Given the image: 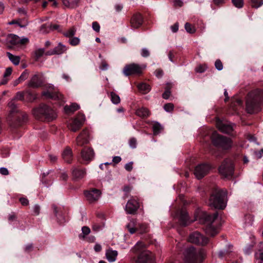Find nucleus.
<instances>
[{"mask_svg":"<svg viewBox=\"0 0 263 263\" xmlns=\"http://www.w3.org/2000/svg\"><path fill=\"white\" fill-rule=\"evenodd\" d=\"M25 92L22 91L17 92L15 96L11 100H14L16 102L17 100L23 101L24 99Z\"/></svg>","mask_w":263,"mask_h":263,"instance_id":"ea45409f","label":"nucleus"},{"mask_svg":"<svg viewBox=\"0 0 263 263\" xmlns=\"http://www.w3.org/2000/svg\"><path fill=\"white\" fill-rule=\"evenodd\" d=\"M0 173L3 175H8L9 174V171L7 168L2 167L0 168Z\"/></svg>","mask_w":263,"mask_h":263,"instance_id":"774afa93","label":"nucleus"},{"mask_svg":"<svg viewBox=\"0 0 263 263\" xmlns=\"http://www.w3.org/2000/svg\"><path fill=\"white\" fill-rule=\"evenodd\" d=\"M19 200L23 205H27L29 204V201L26 198H20Z\"/></svg>","mask_w":263,"mask_h":263,"instance_id":"338daca9","label":"nucleus"},{"mask_svg":"<svg viewBox=\"0 0 263 263\" xmlns=\"http://www.w3.org/2000/svg\"><path fill=\"white\" fill-rule=\"evenodd\" d=\"M85 195L89 202H93L97 201L100 197L101 192L99 190L93 189L85 191Z\"/></svg>","mask_w":263,"mask_h":263,"instance_id":"2eb2a0df","label":"nucleus"},{"mask_svg":"<svg viewBox=\"0 0 263 263\" xmlns=\"http://www.w3.org/2000/svg\"><path fill=\"white\" fill-rule=\"evenodd\" d=\"M78 145L82 146L89 142V132L87 129H84L76 139Z\"/></svg>","mask_w":263,"mask_h":263,"instance_id":"a211bd4d","label":"nucleus"},{"mask_svg":"<svg viewBox=\"0 0 263 263\" xmlns=\"http://www.w3.org/2000/svg\"><path fill=\"white\" fill-rule=\"evenodd\" d=\"M211 138L213 144L216 146L224 149H229L232 146V143L230 138L220 135L216 132L213 133Z\"/></svg>","mask_w":263,"mask_h":263,"instance_id":"39448f33","label":"nucleus"},{"mask_svg":"<svg viewBox=\"0 0 263 263\" xmlns=\"http://www.w3.org/2000/svg\"><path fill=\"white\" fill-rule=\"evenodd\" d=\"M80 108V106L75 103H72L70 105H66L64 107V110L66 113H72Z\"/></svg>","mask_w":263,"mask_h":263,"instance_id":"c756f323","label":"nucleus"},{"mask_svg":"<svg viewBox=\"0 0 263 263\" xmlns=\"http://www.w3.org/2000/svg\"><path fill=\"white\" fill-rule=\"evenodd\" d=\"M108 65L106 62L103 61L101 62V65L100 66V69L102 70H106L108 69Z\"/></svg>","mask_w":263,"mask_h":263,"instance_id":"e2e57ef3","label":"nucleus"},{"mask_svg":"<svg viewBox=\"0 0 263 263\" xmlns=\"http://www.w3.org/2000/svg\"><path fill=\"white\" fill-rule=\"evenodd\" d=\"M174 106L173 104L169 103L164 105V109L167 112H170L173 110Z\"/></svg>","mask_w":263,"mask_h":263,"instance_id":"3c124183","label":"nucleus"},{"mask_svg":"<svg viewBox=\"0 0 263 263\" xmlns=\"http://www.w3.org/2000/svg\"><path fill=\"white\" fill-rule=\"evenodd\" d=\"M155 76L158 78H161L163 75V71L161 69H157L155 72Z\"/></svg>","mask_w":263,"mask_h":263,"instance_id":"680f3d73","label":"nucleus"},{"mask_svg":"<svg viewBox=\"0 0 263 263\" xmlns=\"http://www.w3.org/2000/svg\"><path fill=\"white\" fill-rule=\"evenodd\" d=\"M171 95V91L169 89H166L162 94V97L164 99H168Z\"/></svg>","mask_w":263,"mask_h":263,"instance_id":"69168bd1","label":"nucleus"},{"mask_svg":"<svg viewBox=\"0 0 263 263\" xmlns=\"http://www.w3.org/2000/svg\"><path fill=\"white\" fill-rule=\"evenodd\" d=\"M92 28L94 31L99 32L100 30V26L97 22H93L92 23Z\"/></svg>","mask_w":263,"mask_h":263,"instance_id":"5fc2aeb1","label":"nucleus"},{"mask_svg":"<svg viewBox=\"0 0 263 263\" xmlns=\"http://www.w3.org/2000/svg\"><path fill=\"white\" fill-rule=\"evenodd\" d=\"M211 167L208 164H201L197 165L194 170V174L198 179H201L208 174Z\"/></svg>","mask_w":263,"mask_h":263,"instance_id":"ddd939ff","label":"nucleus"},{"mask_svg":"<svg viewBox=\"0 0 263 263\" xmlns=\"http://www.w3.org/2000/svg\"><path fill=\"white\" fill-rule=\"evenodd\" d=\"M184 256L186 263H198L201 257V252L191 246L185 250Z\"/></svg>","mask_w":263,"mask_h":263,"instance_id":"423d86ee","label":"nucleus"},{"mask_svg":"<svg viewBox=\"0 0 263 263\" xmlns=\"http://www.w3.org/2000/svg\"><path fill=\"white\" fill-rule=\"evenodd\" d=\"M104 224L103 223H94L92 224V229L95 232H98L102 229V228L104 227Z\"/></svg>","mask_w":263,"mask_h":263,"instance_id":"37998d69","label":"nucleus"},{"mask_svg":"<svg viewBox=\"0 0 263 263\" xmlns=\"http://www.w3.org/2000/svg\"><path fill=\"white\" fill-rule=\"evenodd\" d=\"M43 84V80L41 76L39 74L33 75L28 82L27 86L29 87L36 88L41 87Z\"/></svg>","mask_w":263,"mask_h":263,"instance_id":"f3484780","label":"nucleus"},{"mask_svg":"<svg viewBox=\"0 0 263 263\" xmlns=\"http://www.w3.org/2000/svg\"><path fill=\"white\" fill-rule=\"evenodd\" d=\"M217 212H215L213 215L203 212L201 216V218L203 220L204 223L206 225L205 229V233L212 237H214L218 233L217 229L213 226V223L217 219Z\"/></svg>","mask_w":263,"mask_h":263,"instance_id":"20e7f679","label":"nucleus"},{"mask_svg":"<svg viewBox=\"0 0 263 263\" xmlns=\"http://www.w3.org/2000/svg\"><path fill=\"white\" fill-rule=\"evenodd\" d=\"M85 117L83 114H78L77 117L69 125V129L73 132L78 130L83 124Z\"/></svg>","mask_w":263,"mask_h":263,"instance_id":"f8f14e48","label":"nucleus"},{"mask_svg":"<svg viewBox=\"0 0 263 263\" xmlns=\"http://www.w3.org/2000/svg\"><path fill=\"white\" fill-rule=\"evenodd\" d=\"M234 166L230 159L224 160L219 167L220 174L224 178H231L234 173Z\"/></svg>","mask_w":263,"mask_h":263,"instance_id":"0eeeda50","label":"nucleus"},{"mask_svg":"<svg viewBox=\"0 0 263 263\" xmlns=\"http://www.w3.org/2000/svg\"><path fill=\"white\" fill-rule=\"evenodd\" d=\"M126 228L131 234H134L137 230L136 219H131L129 222L126 225Z\"/></svg>","mask_w":263,"mask_h":263,"instance_id":"bb28decb","label":"nucleus"},{"mask_svg":"<svg viewBox=\"0 0 263 263\" xmlns=\"http://www.w3.org/2000/svg\"><path fill=\"white\" fill-rule=\"evenodd\" d=\"M140 207L139 202L136 197H132L125 206V210L127 214L134 215Z\"/></svg>","mask_w":263,"mask_h":263,"instance_id":"9d476101","label":"nucleus"},{"mask_svg":"<svg viewBox=\"0 0 263 263\" xmlns=\"http://www.w3.org/2000/svg\"><path fill=\"white\" fill-rule=\"evenodd\" d=\"M130 23L132 28L135 29L138 28L142 24V16L140 13L134 14L130 20Z\"/></svg>","mask_w":263,"mask_h":263,"instance_id":"6ab92c4d","label":"nucleus"},{"mask_svg":"<svg viewBox=\"0 0 263 263\" xmlns=\"http://www.w3.org/2000/svg\"><path fill=\"white\" fill-rule=\"evenodd\" d=\"M25 93L30 102L34 101L36 98L35 95L33 94L30 90H26Z\"/></svg>","mask_w":263,"mask_h":263,"instance_id":"c03bdc74","label":"nucleus"},{"mask_svg":"<svg viewBox=\"0 0 263 263\" xmlns=\"http://www.w3.org/2000/svg\"><path fill=\"white\" fill-rule=\"evenodd\" d=\"M8 106L9 109V118L12 120L14 115L18 114L20 112L18 109V104L14 101V100H11L8 104Z\"/></svg>","mask_w":263,"mask_h":263,"instance_id":"aec40b11","label":"nucleus"},{"mask_svg":"<svg viewBox=\"0 0 263 263\" xmlns=\"http://www.w3.org/2000/svg\"><path fill=\"white\" fill-rule=\"evenodd\" d=\"M137 231H139L141 234L147 233L148 231V226L145 223H139Z\"/></svg>","mask_w":263,"mask_h":263,"instance_id":"f704fd0d","label":"nucleus"},{"mask_svg":"<svg viewBox=\"0 0 263 263\" xmlns=\"http://www.w3.org/2000/svg\"><path fill=\"white\" fill-rule=\"evenodd\" d=\"M233 5L238 8H241L243 6V0H232Z\"/></svg>","mask_w":263,"mask_h":263,"instance_id":"8fccbe9b","label":"nucleus"},{"mask_svg":"<svg viewBox=\"0 0 263 263\" xmlns=\"http://www.w3.org/2000/svg\"><path fill=\"white\" fill-rule=\"evenodd\" d=\"M80 39L77 37H72L69 39V43L72 46H77L80 43Z\"/></svg>","mask_w":263,"mask_h":263,"instance_id":"49530a36","label":"nucleus"},{"mask_svg":"<svg viewBox=\"0 0 263 263\" xmlns=\"http://www.w3.org/2000/svg\"><path fill=\"white\" fill-rule=\"evenodd\" d=\"M142 72V67L139 65L135 63L126 65L123 70V73L126 76L140 74Z\"/></svg>","mask_w":263,"mask_h":263,"instance_id":"9b49d317","label":"nucleus"},{"mask_svg":"<svg viewBox=\"0 0 263 263\" xmlns=\"http://www.w3.org/2000/svg\"><path fill=\"white\" fill-rule=\"evenodd\" d=\"M188 241L191 243L200 246H205L209 242V239L198 232L191 234Z\"/></svg>","mask_w":263,"mask_h":263,"instance_id":"6e6552de","label":"nucleus"},{"mask_svg":"<svg viewBox=\"0 0 263 263\" xmlns=\"http://www.w3.org/2000/svg\"><path fill=\"white\" fill-rule=\"evenodd\" d=\"M33 114L39 120H46L48 121L53 120L57 117L55 111L48 106L43 104L37 108L34 109Z\"/></svg>","mask_w":263,"mask_h":263,"instance_id":"7ed1b4c3","label":"nucleus"},{"mask_svg":"<svg viewBox=\"0 0 263 263\" xmlns=\"http://www.w3.org/2000/svg\"><path fill=\"white\" fill-rule=\"evenodd\" d=\"M136 114L140 117L146 118L149 116V111L146 108L141 107L137 109Z\"/></svg>","mask_w":263,"mask_h":263,"instance_id":"2f4dec72","label":"nucleus"},{"mask_svg":"<svg viewBox=\"0 0 263 263\" xmlns=\"http://www.w3.org/2000/svg\"><path fill=\"white\" fill-rule=\"evenodd\" d=\"M163 129L162 126L158 122L155 123L153 125V129L154 135H158Z\"/></svg>","mask_w":263,"mask_h":263,"instance_id":"4c0bfd02","label":"nucleus"},{"mask_svg":"<svg viewBox=\"0 0 263 263\" xmlns=\"http://www.w3.org/2000/svg\"><path fill=\"white\" fill-rule=\"evenodd\" d=\"M217 128L222 133L230 134L233 130L232 125L227 122L217 119L216 122Z\"/></svg>","mask_w":263,"mask_h":263,"instance_id":"dca6fc26","label":"nucleus"},{"mask_svg":"<svg viewBox=\"0 0 263 263\" xmlns=\"http://www.w3.org/2000/svg\"><path fill=\"white\" fill-rule=\"evenodd\" d=\"M145 246L144 243L142 242L139 241L138 242L134 247L132 249V251L136 254H140L141 252H142L144 251H148L145 249Z\"/></svg>","mask_w":263,"mask_h":263,"instance_id":"cd10ccee","label":"nucleus"},{"mask_svg":"<svg viewBox=\"0 0 263 263\" xmlns=\"http://www.w3.org/2000/svg\"><path fill=\"white\" fill-rule=\"evenodd\" d=\"M110 99L112 103L114 104H118L120 102V97L114 92H110Z\"/></svg>","mask_w":263,"mask_h":263,"instance_id":"c9c22d12","label":"nucleus"},{"mask_svg":"<svg viewBox=\"0 0 263 263\" xmlns=\"http://www.w3.org/2000/svg\"><path fill=\"white\" fill-rule=\"evenodd\" d=\"M263 4V0H251V5L253 8H258Z\"/></svg>","mask_w":263,"mask_h":263,"instance_id":"a19ab883","label":"nucleus"},{"mask_svg":"<svg viewBox=\"0 0 263 263\" xmlns=\"http://www.w3.org/2000/svg\"><path fill=\"white\" fill-rule=\"evenodd\" d=\"M137 87L139 91L144 94L147 93L150 91L151 89L150 85L145 83H141L137 85Z\"/></svg>","mask_w":263,"mask_h":263,"instance_id":"7c9ffc66","label":"nucleus"},{"mask_svg":"<svg viewBox=\"0 0 263 263\" xmlns=\"http://www.w3.org/2000/svg\"><path fill=\"white\" fill-rule=\"evenodd\" d=\"M136 263H155V257L149 251L141 252L135 259Z\"/></svg>","mask_w":263,"mask_h":263,"instance_id":"1a4fd4ad","label":"nucleus"},{"mask_svg":"<svg viewBox=\"0 0 263 263\" xmlns=\"http://www.w3.org/2000/svg\"><path fill=\"white\" fill-rule=\"evenodd\" d=\"M179 220L180 224L183 226H186L189 222V217L185 210L181 209L179 212Z\"/></svg>","mask_w":263,"mask_h":263,"instance_id":"393cba45","label":"nucleus"},{"mask_svg":"<svg viewBox=\"0 0 263 263\" xmlns=\"http://www.w3.org/2000/svg\"><path fill=\"white\" fill-rule=\"evenodd\" d=\"M67 50V47L59 43L58 45L55 47L52 50L48 51L45 53L47 55H51L53 54H61Z\"/></svg>","mask_w":263,"mask_h":263,"instance_id":"4be33fe9","label":"nucleus"},{"mask_svg":"<svg viewBox=\"0 0 263 263\" xmlns=\"http://www.w3.org/2000/svg\"><path fill=\"white\" fill-rule=\"evenodd\" d=\"M7 55L14 65H17L19 64L21 60L19 56L14 55L9 52H7Z\"/></svg>","mask_w":263,"mask_h":263,"instance_id":"72a5a7b5","label":"nucleus"},{"mask_svg":"<svg viewBox=\"0 0 263 263\" xmlns=\"http://www.w3.org/2000/svg\"><path fill=\"white\" fill-rule=\"evenodd\" d=\"M149 51L147 48H144L142 49L141 52V55H142V57L144 58H146L148 57L149 55Z\"/></svg>","mask_w":263,"mask_h":263,"instance_id":"4d7b16f0","label":"nucleus"},{"mask_svg":"<svg viewBox=\"0 0 263 263\" xmlns=\"http://www.w3.org/2000/svg\"><path fill=\"white\" fill-rule=\"evenodd\" d=\"M129 145L132 148H135L137 147V139L132 137L129 139L128 141Z\"/></svg>","mask_w":263,"mask_h":263,"instance_id":"de8ad7c7","label":"nucleus"},{"mask_svg":"<svg viewBox=\"0 0 263 263\" xmlns=\"http://www.w3.org/2000/svg\"><path fill=\"white\" fill-rule=\"evenodd\" d=\"M206 67L205 66L199 65L196 68V71L199 73L203 72L206 70Z\"/></svg>","mask_w":263,"mask_h":263,"instance_id":"bf43d9fd","label":"nucleus"},{"mask_svg":"<svg viewBox=\"0 0 263 263\" xmlns=\"http://www.w3.org/2000/svg\"><path fill=\"white\" fill-rule=\"evenodd\" d=\"M72 151L71 149L67 147L65 149L62 153V157L64 160L67 163H70L72 160Z\"/></svg>","mask_w":263,"mask_h":263,"instance_id":"c85d7f7f","label":"nucleus"},{"mask_svg":"<svg viewBox=\"0 0 263 263\" xmlns=\"http://www.w3.org/2000/svg\"><path fill=\"white\" fill-rule=\"evenodd\" d=\"M29 75V72L27 70H25L18 78L22 82L27 79Z\"/></svg>","mask_w":263,"mask_h":263,"instance_id":"864d4df0","label":"nucleus"},{"mask_svg":"<svg viewBox=\"0 0 263 263\" xmlns=\"http://www.w3.org/2000/svg\"><path fill=\"white\" fill-rule=\"evenodd\" d=\"M118 252L116 250H113L112 249H108L106 251L105 256L107 260L110 262H114L116 260Z\"/></svg>","mask_w":263,"mask_h":263,"instance_id":"b1692460","label":"nucleus"},{"mask_svg":"<svg viewBox=\"0 0 263 263\" xmlns=\"http://www.w3.org/2000/svg\"><path fill=\"white\" fill-rule=\"evenodd\" d=\"M254 221V216L250 214L245 216V223L246 226H252Z\"/></svg>","mask_w":263,"mask_h":263,"instance_id":"e433bc0d","label":"nucleus"},{"mask_svg":"<svg viewBox=\"0 0 263 263\" xmlns=\"http://www.w3.org/2000/svg\"><path fill=\"white\" fill-rule=\"evenodd\" d=\"M32 211L34 215H38L40 214V206L37 204H35L33 207Z\"/></svg>","mask_w":263,"mask_h":263,"instance_id":"13d9d810","label":"nucleus"},{"mask_svg":"<svg viewBox=\"0 0 263 263\" xmlns=\"http://www.w3.org/2000/svg\"><path fill=\"white\" fill-rule=\"evenodd\" d=\"M215 66L218 70H221L223 69V65L221 61L218 59L215 62Z\"/></svg>","mask_w":263,"mask_h":263,"instance_id":"603ef678","label":"nucleus"},{"mask_svg":"<svg viewBox=\"0 0 263 263\" xmlns=\"http://www.w3.org/2000/svg\"><path fill=\"white\" fill-rule=\"evenodd\" d=\"M82 231L83 234V237L84 238L86 235H87L90 233V230L88 227L84 226L82 228Z\"/></svg>","mask_w":263,"mask_h":263,"instance_id":"6e6d98bb","label":"nucleus"},{"mask_svg":"<svg viewBox=\"0 0 263 263\" xmlns=\"http://www.w3.org/2000/svg\"><path fill=\"white\" fill-rule=\"evenodd\" d=\"M54 89V87L52 85H49L48 86V89L46 91H44L42 95L43 97H45L46 99H58L60 100L62 98V96L59 92H57L55 91H53V90Z\"/></svg>","mask_w":263,"mask_h":263,"instance_id":"4468645a","label":"nucleus"},{"mask_svg":"<svg viewBox=\"0 0 263 263\" xmlns=\"http://www.w3.org/2000/svg\"><path fill=\"white\" fill-rule=\"evenodd\" d=\"M72 175L73 179H81L85 176L86 170L84 168H74L72 171Z\"/></svg>","mask_w":263,"mask_h":263,"instance_id":"5701e85b","label":"nucleus"},{"mask_svg":"<svg viewBox=\"0 0 263 263\" xmlns=\"http://www.w3.org/2000/svg\"><path fill=\"white\" fill-rule=\"evenodd\" d=\"M45 53L44 48H39L34 51L35 57L36 60L41 58Z\"/></svg>","mask_w":263,"mask_h":263,"instance_id":"a18cd8bd","label":"nucleus"},{"mask_svg":"<svg viewBox=\"0 0 263 263\" xmlns=\"http://www.w3.org/2000/svg\"><path fill=\"white\" fill-rule=\"evenodd\" d=\"M226 192L221 190H216L210 196L209 204L215 209L223 210L226 206Z\"/></svg>","mask_w":263,"mask_h":263,"instance_id":"f03ea898","label":"nucleus"},{"mask_svg":"<svg viewBox=\"0 0 263 263\" xmlns=\"http://www.w3.org/2000/svg\"><path fill=\"white\" fill-rule=\"evenodd\" d=\"M12 69L11 67L7 68L4 73L3 77L7 78V77L10 76L12 73Z\"/></svg>","mask_w":263,"mask_h":263,"instance_id":"052dcab7","label":"nucleus"},{"mask_svg":"<svg viewBox=\"0 0 263 263\" xmlns=\"http://www.w3.org/2000/svg\"><path fill=\"white\" fill-rule=\"evenodd\" d=\"M81 156L84 160L91 161L95 156L93 150L90 147H85L81 152Z\"/></svg>","mask_w":263,"mask_h":263,"instance_id":"412c9836","label":"nucleus"},{"mask_svg":"<svg viewBox=\"0 0 263 263\" xmlns=\"http://www.w3.org/2000/svg\"><path fill=\"white\" fill-rule=\"evenodd\" d=\"M76 29L74 27H72L68 30H67L66 32H64V35L65 36L69 37L70 39L73 37V36L76 34Z\"/></svg>","mask_w":263,"mask_h":263,"instance_id":"79ce46f5","label":"nucleus"},{"mask_svg":"<svg viewBox=\"0 0 263 263\" xmlns=\"http://www.w3.org/2000/svg\"><path fill=\"white\" fill-rule=\"evenodd\" d=\"M133 162H130L126 164L124 166L125 169L128 172H130L133 170Z\"/></svg>","mask_w":263,"mask_h":263,"instance_id":"0e129e2a","label":"nucleus"},{"mask_svg":"<svg viewBox=\"0 0 263 263\" xmlns=\"http://www.w3.org/2000/svg\"><path fill=\"white\" fill-rule=\"evenodd\" d=\"M52 208L53 209L54 213L55 214V216L59 219L61 222H62V220L63 219L62 215L59 213V211L58 210V208L55 205H53Z\"/></svg>","mask_w":263,"mask_h":263,"instance_id":"09e8293b","label":"nucleus"},{"mask_svg":"<svg viewBox=\"0 0 263 263\" xmlns=\"http://www.w3.org/2000/svg\"><path fill=\"white\" fill-rule=\"evenodd\" d=\"M184 27L186 31L189 33H194L196 31L195 27L189 23H185Z\"/></svg>","mask_w":263,"mask_h":263,"instance_id":"58836bf2","label":"nucleus"},{"mask_svg":"<svg viewBox=\"0 0 263 263\" xmlns=\"http://www.w3.org/2000/svg\"><path fill=\"white\" fill-rule=\"evenodd\" d=\"M263 99V93L259 90H255L249 93L246 100V110L249 114L258 110Z\"/></svg>","mask_w":263,"mask_h":263,"instance_id":"f257e3e1","label":"nucleus"},{"mask_svg":"<svg viewBox=\"0 0 263 263\" xmlns=\"http://www.w3.org/2000/svg\"><path fill=\"white\" fill-rule=\"evenodd\" d=\"M8 42L12 45H17L19 44L20 37L14 34H9L7 37Z\"/></svg>","mask_w":263,"mask_h":263,"instance_id":"473e14b6","label":"nucleus"},{"mask_svg":"<svg viewBox=\"0 0 263 263\" xmlns=\"http://www.w3.org/2000/svg\"><path fill=\"white\" fill-rule=\"evenodd\" d=\"M28 116L27 114L24 112L20 111L18 114V116L17 117V121L16 124L14 125L11 124L14 127H16L20 126L24 122H26L27 120Z\"/></svg>","mask_w":263,"mask_h":263,"instance_id":"a878e982","label":"nucleus"}]
</instances>
